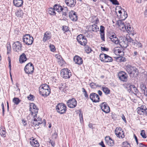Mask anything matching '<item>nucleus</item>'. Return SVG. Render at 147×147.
Instances as JSON below:
<instances>
[{"mask_svg":"<svg viewBox=\"0 0 147 147\" xmlns=\"http://www.w3.org/2000/svg\"><path fill=\"white\" fill-rule=\"evenodd\" d=\"M121 10H122L123 12L124 13V17L123 18V17H121V19L122 20H124L127 17V13L123 9H121Z\"/></svg>","mask_w":147,"mask_h":147,"instance_id":"nucleus-41","label":"nucleus"},{"mask_svg":"<svg viewBox=\"0 0 147 147\" xmlns=\"http://www.w3.org/2000/svg\"><path fill=\"white\" fill-rule=\"evenodd\" d=\"M143 90H144V95L146 96H147V90L145 91V89H146V88L145 86L144 85H143Z\"/></svg>","mask_w":147,"mask_h":147,"instance_id":"nucleus-51","label":"nucleus"},{"mask_svg":"<svg viewBox=\"0 0 147 147\" xmlns=\"http://www.w3.org/2000/svg\"><path fill=\"white\" fill-rule=\"evenodd\" d=\"M100 106L102 111L105 113H107L109 112L110 108L106 102H104L101 103Z\"/></svg>","mask_w":147,"mask_h":147,"instance_id":"nucleus-15","label":"nucleus"},{"mask_svg":"<svg viewBox=\"0 0 147 147\" xmlns=\"http://www.w3.org/2000/svg\"><path fill=\"white\" fill-rule=\"evenodd\" d=\"M118 12L119 14V16L120 18H121V17H123L121 14L122 13L121 10H119L118 11Z\"/></svg>","mask_w":147,"mask_h":147,"instance_id":"nucleus-56","label":"nucleus"},{"mask_svg":"<svg viewBox=\"0 0 147 147\" xmlns=\"http://www.w3.org/2000/svg\"><path fill=\"white\" fill-rule=\"evenodd\" d=\"M34 70V67L33 64L29 63L25 66L24 71L26 74H31L33 73Z\"/></svg>","mask_w":147,"mask_h":147,"instance_id":"nucleus-9","label":"nucleus"},{"mask_svg":"<svg viewBox=\"0 0 147 147\" xmlns=\"http://www.w3.org/2000/svg\"><path fill=\"white\" fill-rule=\"evenodd\" d=\"M132 45L136 49L139 47L142 48V44L141 43L135 40L132 42Z\"/></svg>","mask_w":147,"mask_h":147,"instance_id":"nucleus-27","label":"nucleus"},{"mask_svg":"<svg viewBox=\"0 0 147 147\" xmlns=\"http://www.w3.org/2000/svg\"><path fill=\"white\" fill-rule=\"evenodd\" d=\"M60 5L56 4L54 5L53 8L55 11H57V9L59 8V7L60 8Z\"/></svg>","mask_w":147,"mask_h":147,"instance_id":"nucleus-46","label":"nucleus"},{"mask_svg":"<svg viewBox=\"0 0 147 147\" xmlns=\"http://www.w3.org/2000/svg\"><path fill=\"white\" fill-rule=\"evenodd\" d=\"M66 87V84L65 83L61 84L59 86V89L61 91H64V89Z\"/></svg>","mask_w":147,"mask_h":147,"instance_id":"nucleus-36","label":"nucleus"},{"mask_svg":"<svg viewBox=\"0 0 147 147\" xmlns=\"http://www.w3.org/2000/svg\"><path fill=\"white\" fill-rule=\"evenodd\" d=\"M65 4L69 7H73L76 4V0H65Z\"/></svg>","mask_w":147,"mask_h":147,"instance_id":"nucleus-19","label":"nucleus"},{"mask_svg":"<svg viewBox=\"0 0 147 147\" xmlns=\"http://www.w3.org/2000/svg\"><path fill=\"white\" fill-rule=\"evenodd\" d=\"M84 93L85 97L86 98V99L87 98H88V95L87 94V92H86L85 93Z\"/></svg>","mask_w":147,"mask_h":147,"instance_id":"nucleus-58","label":"nucleus"},{"mask_svg":"<svg viewBox=\"0 0 147 147\" xmlns=\"http://www.w3.org/2000/svg\"><path fill=\"white\" fill-rule=\"evenodd\" d=\"M109 38L115 44H119V45L122 48H126L128 46L127 42L124 40L121 41H119L118 38L115 34H112L109 36Z\"/></svg>","mask_w":147,"mask_h":147,"instance_id":"nucleus-1","label":"nucleus"},{"mask_svg":"<svg viewBox=\"0 0 147 147\" xmlns=\"http://www.w3.org/2000/svg\"><path fill=\"white\" fill-rule=\"evenodd\" d=\"M116 24L118 26L119 28L121 31L123 32L126 31L127 24H125L122 21L118 20Z\"/></svg>","mask_w":147,"mask_h":147,"instance_id":"nucleus-14","label":"nucleus"},{"mask_svg":"<svg viewBox=\"0 0 147 147\" xmlns=\"http://www.w3.org/2000/svg\"><path fill=\"white\" fill-rule=\"evenodd\" d=\"M125 69L131 77H136L138 76V70L135 67L127 65L125 66Z\"/></svg>","mask_w":147,"mask_h":147,"instance_id":"nucleus-3","label":"nucleus"},{"mask_svg":"<svg viewBox=\"0 0 147 147\" xmlns=\"http://www.w3.org/2000/svg\"><path fill=\"white\" fill-rule=\"evenodd\" d=\"M100 36L101 39L103 41H105V33H100Z\"/></svg>","mask_w":147,"mask_h":147,"instance_id":"nucleus-47","label":"nucleus"},{"mask_svg":"<svg viewBox=\"0 0 147 147\" xmlns=\"http://www.w3.org/2000/svg\"><path fill=\"white\" fill-rule=\"evenodd\" d=\"M67 105L70 108H74L77 105V102L76 99L73 98L70 99L67 102Z\"/></svg>","mask_w":147,"mask_h":147,"instance_id":"nucleus-13","label":"nucleus"},{"mask_svg":"<svg viewBox=\"0 0 147 147\" xmlns=\"http://www.w3.org/2000/svg\"><path fill=\"white\" fill-rule=\"evenodd\" d=\"M108 55L104 53L101 54L100 55V58L101 61L102 62H104L105 61V59H107V57Z\"/></svg>","mask_w":147,"mask_h":147,"instance_id":"nucleus-31","label":"nucleus"},{"mask_svg":"<svg viewBox=\"0 0 147 147\" xmlns=\"http://www.w3.org/2000/svg\"><path fill=\"white\" fill-rule=\"evenodd\" d=\"M107 57V59H105V61L104 62L107 63L112 62V61L113 59L111 57L108 55Z\"/></svg>","mask_w":147,"mask_h":147,"instance_id":"nucleus-39","label":"nucleus"},{"mask_svg":"<svg viewBox=\"0 0 147 147\" xmlns=\"http://www.w3.org/2000/svg\"><path fill=\"white\" fill-rule=\"evenodd\" d=\"M119 79L121 81L125 82L127 81V75L126 73L123 71H121L118 74Z\"/></svg>","mask_w":147,"mask_h":147,"instance_id":"nucleus-17","label":"nucleus"},{"mask_svg":"<svg viewBox=\"0 0 147 147\" xmlns=\"http://www.w3.org/2000/svg\"><path fill=\"white\" fill-rule=\"evenodd\" d=\"M48 13L51 15H55L56 14L55 11L53 8H50L48 10Z\"/></svg>","mask_w":147,"mask_h":147,"instance_id":"nucleus-34","label":"nucleus"},{"mask_svg":"<svg viewBox=\"0 0 147 147\" xmlns=\"http://www.w3.org/2000/svg\"><path fill=\"white\" fill-rule=\"evenodd\" d=\"M28 99L30 100H34L33 95L30 94L29 96L28 97Z\"/></svg>","mask_w":147,"mask_h":147,"instance_id":"nucleus-52","label":"nucleus"},{"mask_svg":"<svg viewBox=\"0 0 147 147\" xmlns=\"http://www.w3.org/2000/svg\"><path fill=\"white\" fill-rule=\"evenodd\" d=\"M50 48L51 51H52L54 52L55 51V46L53 45H51L50 46Z\"/></svg>","mask_w":147,"mask_h":147,"instance_id":"nucleus-45","label":"nucleus"},{"mask_svg":"<svg viewBox=\"0 0 147 147\" xmlns=\"http://www.w3.org/2000/svg\"><path fill=\"white\" fill-rule=\"evenodd\" d=\"M23 1L22 0H13V3L15 6L16 7H21L23 5Z\"/></svg>","mask_w":147,"mask_h":147,"instance_id":"nucleus-25","label":"nucleus"},{"mask_svg":"<svg viewBox=\"0 0 147 147\" xmlns=\"http://www.w3.org/2000/svg\"><path fill=\"white\" fill-rule=\"evenodd\" d=\"M138 113L140 115H146L147 116V108L144 105L137 108Z\"/></svg>","mask_w":147,"mask_h":147,"instance_id":"nucleus-12","label":"nucleus"},{"mask_svg":"<svg viewBox=\"0 0 147 147\" xmlns=\"http://www.w3.org/2000/svg\"><path fill=\"white\" fill-rule=\"evenodd\" d=\"M113 4L115 5H119V2L117 0H110Z\"/></svg>","mask_w":147,"mask_h":147,"instance_id":"nucleus-43","label":"nucleus"},{"mask_svg":"<svg viewBox=\"0 0 147 147\" xmlns=\"http://www.w3.org/2000/svg\"><path fill=\"white\" fill-rule=\"evenodd\" d=\"M102 90L106 94H109L110 93L109 90L107 87H102Z\"/></svg>","mask_w":147,"mask_h":147,"instance_id":"nucleus-37","label":"nucleus"},{"mask_svg":"<svg viewBox=\"0 0 147 147\" xmlns=\"http://www.w3.org/2000/svg\"><path fill=\"white\" fill-rule=\"evenodd\" d=\"M122 119L123 120V121H124L125 122H126V119H125V116H124V115H122Z\"/></svg>","mask_w":147,"mask_h":147,"instance_id":"nucleus-63","label":"nucleus"},{"mask_svg":"<svg viewBox=\"0 0 147 147\" xmlns=\"http://www.w3.org/2000/svg\"><path fill=\"white\" fill-rule=\"evenodd\" d=\"M123 147H131L130 144L127 142H123L122 143Z\"/></svg>","mask_w":147,"mask_h":147,"instance_id":"nucleus-40","label":"nucleus"},{"mask_svg":"<svg viewBox=\"0 0 147 147\" xmlns=\"http://www.w3.org/2000/svg\"><path fill=\"white\" fill-rule=\"evenodd\" d=\"M105 28L104 27L101 26L100 27V33H104Z\"/></svg>","mask_w":147,"mask_h":147,"instance_id":"nucleus-48","label":"nucleus"},{"mask_svg":"<svg viewBox=\"0 0 147 147\" xmlns=\"http://www.w3.org/2000/svg\"><path fill=\"white\" fill-rule=\"evenodd\" d=\"M122 51L121 50H119V49L118 50H116L115 51V53H118L119 54L121 53H122Z\"/></svg>","mask_w":147,"mask_h":147,"instance_id":"nucleus-57","label":"nucleus"},{"mask_svg":"<svg viewBox=\"0 0 147 147\" xmlns=\"http://www.w3.org/2000/svg\"><path fill=\"white\" fill-rule=\"evenodd\" d=\"M38 109L36 106L33 103H32L30 105V111H31L32 115L34 118L37 117V114L38 112Z\"/></svg>","mask_w":147,"mask_h":147,"instance_id":"nucleus-7","label":"nucleus"},{"mask_svg":"<svg viewBox=\"0 0 147 147\" xmlns=\"http://www.w3.org/2000/svg\"><path fill=\"white\" fill-rule=\"evenodd\" d=\"M69 16L72 21H76L78 19V17L76 12L73 11H71L69 12Z\"/></svg>","mask_w":147,"mask_h":147,"instance_id":"nucleus-18","label":"nucleus"},{"mask_svg":"<svg viewBox=\"0 0 147 147\" xmlns=\"http://www.w3.org/2000/svg\"><path fill=\"white\" fill-rule=\"evenodd\" d=\"M15 14L18 18H22L23 16L24 13L22 10L19 9L16 12Z\"/></svg>","mask_w":147,"mask_h":147,"instance_id":"nucleus-28","label":"nucleus"},{"mask_svg":"<svg viewBox=\"0 0 147 147\" xmlns=\"http://www.w3.org/2000/svg\"><path fill=\"white\" fill-rule=\"evenodd\" d=\"M92 30L94 32H96L99 30V27L97 26L95 24L92 25L90 26Z\"/></svg>","mask_w":147,"mask_h":147,"instance_id":"nucleus-32","label":"nucleus"},{"mask_svg":"<svg viewBox=\"0 0 147 147\" xmlns=\"http://www.w3.org/2000/svg\"><path fill=\"white\" fill-rule=\"evenodd\" d=\"M90 99L95 102H98L99 101V97L98 94L95 93H92L90 95Z\"/></svg>","mask_w":147,"mask_h":147,"instance_id":"nucleus-16","label":"nucleus"},{"mask_svg":"<svg viewBox=\"0 0 147 147\" xmlns=\"http://www.w3.org/2000/svg\"><path fill=\"white\" fill-rule=\"evenodd\" d=\"M139 146L140 147H147L146 146L144 145L142 143H140L139 144Z\"/></svg>","mask_w":147,"mask_h":147,"instance_id":"nucleus-59","label":"nucleus"},{"mask_svg":"<svg viewBox=\"0 0 147 147\" xmlns=\"http://www.w3.org/2000/svg\"><path fill=\"white\" fill-rule=\"evenodd\" d=\"M140 135L143 138H146L144 130H142L141 131Z\"/></svg>","mask_w":147,"mask_h":147,"instance_id":"nucleus-42","label":"nucleus"},{"mask_svg":"<svg viewBox=\"0 0 147 147\" xmlns=\"http://www.w3.org/2000/svg\"><path fill=\"white\" fill-rule=\"evenodd\" d=\"M32 139L30 142L31 145L33 147H39V144L38 141L35 138L34 139L33 138H32Z\"/></svg>","mask_w":147,"mask_h":147,"instance_id":"nucleus-24","label":"nucleus"},{"mask_svg":"<svg viewBox=\"0 0 147 147\" xmlns=\"http://www.w3.org/2000/svg\"><path fill=\"white\" fill-rule=\"evenodd\" d=\"M6 47L7 48V53H9V52L10 51L11 47L10 45V44H7L6 45Z\"/></svg>","mask_w":147,"mask_h":147,"instance_id":"nucleus-44","label":"nucleus"},{"mask_svg":"<svg viewBox=\"0 0 147 147\" xmlns=\"http://www.w3.org/2000/svg\"><path fill=\"white\" fill-rule=\"evenodd\" d=\"M34 118L33 120V121L32 122V124L33 125H34L35 126L36 125L38 126L42 123L41 120H37V119L35 118L36 117L34 118Z\"/></svg>","mask_w":147,"mask_h":147,"instance_id":"nucleus-29","label":"nucleus"},{"mask_svg":"<svg viewBox=\"0 0 147 147\" xmlns=\"http://www.w3.org/2000/svg\"><path fill=\"white\" fill-rule=\"evenodd\" d=\"M51 38V32L49 31L46 32L44 34L43 38V40L44 42H46L47 40H49Z\"/></svg>","mask_w":147,"mask_h":147,"instance_id":"nucleus-20","label":"nucleus"},{"mask_svg":"<svg viewBox=\"0 0 147 147\" xmlns=\"http://www.w3.org/2000/svg\"><path fill=\"white\" fill-rule=\"evenodd\" d=\"M100 144L102 146V147H106L104 145L103 142L102 141L100 143Z\"/></svg>","mask_w":147,"mask_h":147,"instance_id":"nucleus-60","label":"nucleus"},{"mask_svg":"<svg viewBox=\"0 0 147 147\" xmlns=\"http://www.w3.org/2000/svg\"><path fill=\"white\" fill-rule=\"evenodd\" d=\"M128 92H132L135 95H136L138 92V90L134 85L131 84L130 83H127L126 84Z\"/></svg>","mask_w":147,"mask_h":147,"instance_id":"nucleus-8","label":"nucleus"},{"mask_svg":"<svg viewBox=\"0 0 147 147\" xmlns=\"http://www.w3.org/2000/svg\"><path fill=\"white\" fill-rule=\"evenodd\" d=\"M63 12H66L68 13V9L67 7H65L64 9H63Z\"/></svg>","mask_w":147,"mask_h":147,"instance_id":"nucleus-62","label":"nucleus"},{"mask_svg":"<svg viewBox=\"0 0 147 147\" xmlns=\"http://www.w3.org/2000/svg\"><path fill=\"white\" fill-rule=\"evenodd\" d=\"M85 51L87 53H89L92 51V49L88 45L86 46L85 48Z\"/></svg>","mask_w":147,"mask_h":147,"instance_id":"nucleus-33","label":"nucleus"},{"mask_svg":"<svg viewBox=\"0 0 147 147\" xmlns=\"http://www.w3.org/2000/svg\"><path fill=\"white\" fill-rule=\"evenodd\" d=\"M27 59L26 57L25 54L23 53L21 55L19 58V61L21 63H22L26 61Z\"/></svg>","mask_w":147,"mask_h":147,"instance_id":"nucleus-30","label":"nucleus"},{"mask_svg":"<svg viewBox=\"0 0 147 147\" xmlns=\"http://www.w3.org/2000/svg\"><path fill=\"white\" fill-rule=\"evenodd\" d=\"M105 140L107 144L110 146H113L114 145V141L109 136H107L105 138Z\"/></svg>","mask_w":147,"mask_h":147,"instance_id":"nucleus-22","label":"nucleus"},{"mask_svg":"<svg viewBox=\"0 0 147 147\" xmlns=\"http://www.w3.org/2000/svg\"><path fill=\"white\" fill-rule=\"evenodd\" d=\"M22 44L19 41L14 42L13 44V48L14 50L18 52L22 50Z\"/></svg>","mask_w":147,"mask_h":147,"instance_id":"nucleus-11","label":"nucleus"},{"mask_svg":"<svg viewBox=\"0 0 147 147\" xmlns=\"http://www.w3.org/2000/svg\"><path fill=\"white\" fill-rule=\"evenodd\" d=\"M74 61L75 62V63L78 64L80 65L83 63V60L80 57L78 56H76L74 58Z\"/></svg>","mask_w":147,"mask_h":147,"instance_id":"nucleus-23","label":"nucleus"},{"mask_svg":"<svg viewBox=\"0 0 147 147\" xmlns=\"http://www.w3.org/2000/svg\"><path fill=\"white\" fill-rule=\"evenodd\" d=\"M39 89L40 94L43 96H47L50 93L51 89L49 85L46 84L41 85Z\"/></svg>","mask_w":147,"mask_h":147,"instance_id":"nucleus-2","label":"nucleus"},{"mask_svg":"<svg viewBox=\"0 0 147 147\" xmlns=\"http://www.w3.org/2000/svg\"><path fill=\"white\" fill-rule=\"evenodd\" d=\"M13 102L16 105H18L20 102V100L18 98H14L13 99Z\"/></svg>","mask_w":147,"mask_h":147,"instance_id":"nucleus-38","label":"nucleus"},{"mask_svg":"<svg viewBox=\"0 0 147 147\" xmlns=\"http://www.w3.org/2000/svg\"><path fill=\"white\" fill-rule=\"evenodd\" d=\"M126 31L129 34H131L132 35H133L134 34V29L133 27H131L129 23L127 24Z\"/></svg>","mask_w":147,"mask_h":147,"instance_id":"nucleus-21","label":"nucleus"},{"mask_svg":"<svg viewBox=\"0 0 147 147\" xmlns=\"http://www.w3.org/2000/svg\"><path fill=\"white\" fill-rule=\"evenodd\" d=\"M90 86L92 88H95L96 87V84L94 82H92L90 84Z\"/></svg>","mask_w":147,"mask_h":147,"instance_id":"nucleus-49","label":"nucleus"},{"mask_svg":"<svg viewBox=\"0 0 147 147\" xmlns=\"http://www.w3.org/2000/svg\"><path fill=\"white\" fill-rule=\"evenodd\" d=\"M101 50L103 51H108L109 49L107 48H105V47H101Z\"/></svg>","mask_w":147,"mask_h":147,"instance_id":"nucleus-54","label":"nucleus"},{"mask_svg":"<svg viewBox=\"0 0 147 147\" xmlns=\"http://www.w3.org/2000/svg\"><path fill=\"white\" fill-rule=\"evenodd\" d=\"M60 8L59 7V8H58L57 9V11L58 12H60L61 11H62L63 10V8L61 6H60Z\"/></svg>","mask_w":147,"mask_h":147,"instance_id":"nucleus-55","label":"nucleus"},{"mask_svg":"<svg viewBox=\"0 0 147 147\" xmlns=\"http://www.w3.org/2000/svg\"><path fill=\"white\" fill-rule=\"evenodd\" d=\"M67 13L66 12H63V14L62 16H65L67 15Z\"/></svg>","mask_w":147,"mask_h":147,"instance_id":"nucleus-64","label":"nucleus"},{"mask_svg":"<svg viewBox=\"0 0 147 147\" xmlns=\"http://www.w3.org/2000/svg\"><path fill=\"white\" fill-rule=\"evenodd\" d=\"M61 75L64 78H69L71 76V73L70 70L67 68H63L61 71Z\"/></svg>","mask_w":147,"mask_h":147,"instance_id":"nucleus-6","label":"nucleus"},{"mask_svg":"<svg viewBox=\"0 0 147 147\" xmlns=\"http://www.w3.org/2000/svg\"><path fill=\"white\" fill-rule=\"evenodd\" d=\"M115 133L117 136L119 138H122L125 137V135H124V133L123 131H122L121 132H120L118 131H117L116 129H115Z\"/></svg>","mask_w":147,"mask_h":147,"instance_id":"nucleus-26","label":"nucleus"},{"mask_svg":"<svg viewBox=\"0 0 147 147\" xmlns=\"http://www.w3.org/2000/svg\"><path fill=\"white\" fill-rule=\"evenodd\" d=\"M125 40L127 42H132H132H134V41L129 36H126L125 37Z\"/></svg>","mask_w":147,"mask_h":147,"instance_id":"nucleus-35","label":"nucleus"},{"mask_svg":"<svg viewBox=\"0 0 147 147\" xmlns=\"http://www.w3.org/2000/svg\"><path fill=\"white\" fill-rule=\"evenodd\" d=\"M56 109L58 113L63 114L66 111V107L65 105L63 103H59L56 106Z\"/></svg>","mask_w":147,"mask_h":147,"instance_id":"nucleus-5","label":"nucleus"},{"mask_svg":"<svg viewBox=\"0 0 147 147\" xmlns=\"http://www.w3.org/2000/svg\"><path fill=\"white\" fill-rule=\"evenodd\" d=\"M23 42L26 44L29 45H32L34 39L32 36L29 34H25L23 36Z\"/></svg>","mask_w":147,"mask_h":147,"instance_id":"nucleus-4","label":"nucleus"},{"mask_svg":"<svg viewBox=\"0 0 147 147\" xmlns=\"http://www.w3.org/2000/svg\"><path fill=\"white\" fill-rule=\"evenodd\" d=\"M77 39L78 42L82 45H85L87 42L86 38L82 34L78 35L77 37Z\"/></svg>","mask_w":147,"mask_h":147,"instance_id":"nucleus-10","label":"nucleus"},{"mask_svg":"<svg viewBox=\"0 0 147 147\" xmlns=\"http://www.w3.org/2000/svg\"><path fill=\"white\" fill-rule=\"evenodd\" d=\"M55 57L57 58L59 60V61H61V60L62 59V58L59 55H55Z\"/></svg>","mask_w":147,"mask_h":147,"instance_id":"nucleus-53","label":"nucleus"},{"mask_svg":"<svg viewBox=\"0 0 147 147\" xmlns=\"http://www.w3.org/2000/svg\"><path fill=\"white\" fill-rule=\"evenodd\" d=\"M134 136L135 139L136 141V142L137 144H138V139H137V137L136 136L135 134H134Z\"/></svg>","mask_w":147,"mask_h":147,"instance_id":"nucleus-61","label":"nucleus"},{"mask_svg":"<svg viewBox=\"0 0 147 147\" xmlns=\"http://www.w3.org/2000/svg\"><path fill=\"white\" fill-rule=\"evenodd\" d=\"M57 134L56 132H54L52 135V137L53 138L56 139L57 136Z\"/></svg>","mask_w":147,"mask_h":147,"instance_id":"nucleus-50","label":"nucleus"}]
</instances>
